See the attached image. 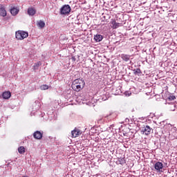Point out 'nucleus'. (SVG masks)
<instances>
[{
  "instance_id": "nucleus-20",
  "label": "nucleus",
  "mask_w": 177,
  "mask_h": 177,
  "mask_svg": "<svg viewBox=\"0 0 177 177\" xmlns=\"http://www.w3.org/2000/svg\"><path fill=\"white\" fill-rule=\"evenodd\" d=\"M40 89L41 91H46V89H49V86L46 85V84H43L40 86Z\"/></svg>"
},
{
  "instance_id": "nucleus-9",
  "label": "nucleus",
  "mask_w": 177,
  "mask_h": 177,
  "mask_svg": "<svg viewBox=\"0 0 177 177\" xmlns=\"http://www.w3.org/2000/svg\"><path fill=\"white\" fill-rule=\"evenodd\" d=\"M19 12H20V10L17 7H12L10 9V13L12 16H16L19 14Z\"/></svg>"
},
{
  "instance_id": "nucleus-25",
  "label": "nucleus",
  "mask_w": 177,
  "mask_h": 177,
  "mask_svg": "<svg viewBox=\"0 0 177 177\" xmlns=\"http://www.w3.org/2000/svg\"><path fill=\"white\" fill-rule=\"evenodd\" d=\"M113 127H114V124L111 125V126L108 128V131H111V129H113Z\"/></svg>"
},
{
  "instance_id": "nucleus-11",
  "label": "nucleus",
  "mask_w": 177,
  "mask_h": 177,
  "mask_svg": "<svg viewBox=\"0 0 177 177\" xmlns=\"http://www.w3.org/2000/svg\"><path fill=\"white\" fill-rule=\"evenodd\" d=\"M120 57L124 62H129V59H131V55L127 54H122Z\"/></svg>"
},
{
  "instance_id": "nucleus-18",
  "label": "nucleus",
  "mask_w": 177,
  "mask_h": 177,
  "mask_svg": "<svg viewBox=\"0 0 177 177\" xmlns=\"http://www.w3.org/2000/svg\"><path fill=\"white\" fill-rule=\"evenodd\" d=\"M18 151L20 154H24V153H26V149L24 147H19L18 148Z\"/></svg>"
},
{
  "instance_id": "nucleus-2",
  "label": "nucleus",
  "mask_w": 177,
  "mask_h": 177,
  "mask_svg": "<svg viewBox=\"0 0 177 177\" xmlns=\"http://www.w3.org/2000/svg\"><path fill=\"white\" fill-rule=\"evenodd\" d=\"M28 37V32H26L24 30H17L15 32V38L19 41H22Z\"/></svg>"
},
{
  "instance_id": "nucleus-15",
  "label": "nucleus",
  "mask_w": 177,
  "mask_h": 177,
  "mask_svg": "<svg viewBox=\"0 0 177 177\" xmlns=\"http://www.w3.org/2000/svg\"><path fill=\"white\" fill-rule=\"evenodd\" d=\"M0 16H2V17H5L6 16V10H5V7L0 8Z\"/></svg>"
},
{
  "instance_id": "nucleus-17",
  "label": "nucleus",
  "mask_w": 177,
  "mask_h": 177,
  "mask_svg": "<svg viewBox=\"0 0 177 177\" xmlns=\"http://www.w3.org/2000/svg\"><path fill=\"white\" fill-rule=\"evenodd\" d=\"M37 26L39 27V28H44L45 27V22L42 20H40L37 22Z\"/></svg>"
},
{
  "instance_id": "nucleus-26",
  "label": "nucleus",
  "mask_w": 177,
  "mask_h": 177,
  "mask_svg": "<svg viewBox=\"0 0 177 177\" xmlns=\"http://www.w3.org/2000/svg\"><path fill=\"white\" fill-rule=\"evenodd\" d=\"M71 60H72L73 62H75L77 59H76L75 57H71Z\"/></svg>"
},
{
  "instance_id": "nucleus-1",
  "label": "nucleus",
  "mask_w": 177,
  "mask_h": 177,
  "mask_svg": "<svg viewBox=\"0 0 177 177\" xmlns=\"http://www.w3.org/2000/svg\"><path fill=\"white\" fill-rule=\"evenodd\" d=\"M85 88V81L82 79H76L72 83V89L75 92H80Z\"/></svg>"
},
{
  "instance_id": "nucleus-19",
  "label": "nucleus",
  "mask_w": 177,
  "mask_h": 177,
  "mask_svg": "<svg viewBox=\"0 0 177 177\" xmlns=\"http://www.w3.org/2000/svg\"><path fill=\"white\" fill-rule=\"evenodd\" d=\"M118 162L121 165H124V164H125V158H118Z\"/></svg>"
},
{
  "instance_id": "nucleus-10",
  "label": "nucleus",
  "mask_w": 177,
  "mask_h": 177,
  "mask_svg": "<svg viewBox=\"0 0 177 177\" xmlns=\"http://www.w3.org/2000/svg\"><path fill=\"white\" fill-rule=\"evenodd\" d=\"M10 96H12V94L10 93V91H5L2 93V97L3 99H10Z\"/></svg>"
},
{
  "instance_id": "nucleus-27",
  "label": "nucleus",
  "mask_w": 177,
  "mask_h": 177,
  "mask_svg": "<svg viewBox=\"0 0 177 177\" xmlns=\"http://www.w3.org/2000/svg\"><path fill=\"white\" fill-rule=\"evenodd\" d=\"M126 122H129V118H126Z\"/></svg>"
},
{
  "instance_id": "nucleus-21",
  "label": "nucleus",
  "mask_w": 177,
  "mask_h": 177,
  "mask_svg": "<svg viewBox=\"0 0 177 177\" xmlns=\"http://www.w3.org/2000/svg\"><path fill=\"white\" fill-rule=\"evenodd\" d=\"M41 62H39L36 64H34L33 66V68H34V70H38V67H39V66H41Z\"/></svg>"
},
{
  "instance_id": "nucleus-14",
  "label": "nucleus",
  "mask_w": 177,
  "mask_h": 177,
  "mask_svg": "<svg viewBox=\"0 0 177 177\" xmlns=\"http://www.w3.org/2000/svg\"><path fill=\"white\" fill-rule=\"evenodd\" d=\"M94 39L96 42H100L103 40V35H96L94 36Z\"/></svg>"
},
{
  "instance_id": "nucleus-6",
  "label": "nucleus",
  "mask_w": 177,
  "mask_h": 177,
  "mask_svg": "<svg viewBox=\"0 0 177 177\" xmlns=\"http://www.w3.org/2000/svg\"><path fill=\"white\" fill-rule=\"evenodd\" d=\"M154 168L158 172H162L161 169L164 168V165L161 162H156L154 165Z\"/></svg>"
},
{
  "instance_id": "nucleus-24",
  "label": "nucleus",
  "mask_w": 177,
  "mask_h": 177,
  "mask_svg": "<svg viewBox=\"0 0 177 177\" xmlns=\"http://www.w3.org/2000/svg\"><path fill=\"white\" fill-rule=\"evenodd\" d=\"M124 95L125 96H129L130 95H131V91H125Z\"/></svg>"
},
{
  "instance_id": "nucleus-8",
  "label": "nucleus",
  "mask_w": 177,
  "mask_h": 177,
  "mask_svg": "<svg viewBox=\"0 0 177 177\" xmlns=\"http://www.w3.org/2000/svg\"><path fill=\"white\" fill-rule=\"evenodd\" d=\"M42 135L43 133H41V131H36L34 133H33V138H35V139H37V140H41L42 139Z\"/></svg>"
},
{
  "instance_id": "nucleus-12",
  "label": "nucleus",
  "mask_w": 177,
  "mask_h": 177,
  "mask_svg": "<svg viewBox=\"0 0 177 177\" xmlns=\"http://www.w3.org/2000/svg\"><path fill=\"white\" fill-rule=\"evenodd\" d=\"M72 138H77L80 136V130L75 129L73 131H71Z\"/></svg>"
},
{
  "instance_id": "nucleus-13",
  "label": "nucleus",
  "mask_w": 177,
  "mask_h": 177,
  "mask_svg": "<svg viewBox=\"0 0 177 177\" xmlns=\"http://www.w3.org/2000/svg\"><path fill=\"white\" fill-rule=\"evenodd\" d=\"M35 13H37V11L33 8H28V15H29V16H34Z\"/></svg>"
},
{
  "instance_id": "nucleus-16",
  "label": "nucleus",
  "mask_w": 177,
  "mask_h": 177,
  "mask_svg": "<svg viewBox=\"0 0 177 177\" xmlns=\"http://www.w3.org/2000/svg\"><path fill=\"white\" fill-rule=\"evenodd\" d=\"M35 106V109H33L32 111V113L31 114H34V113H35V111H37V110L39 109V105H37V104H39V103L38 102V101H36L35 103H34Z\"/></svg>"
},
{
  "instance_id": "nucleus-5",
  "label": "nucleus",
  "mask_w": 177,
  "mask_h": 177,
  "mask_svg": "<svg viewBox=\"0 0 177 177\" xmlns=\"http://www.w3.org/2000/svg\"><path fill=\"white\" fill-rule=\"evenodd\" d=\"M141 132L142 133V135H150L151 133V129L149 127V125H147L142 128Z\"/></svg>"
},
{
  "instance_id": "nucleus-7",
  "label": "nucleus",
  "mask_w": 177,
  "mask_h": 177,
  "mask_svg": "<svg viewBox=\"0 0 177 177\" xmlns=\"http://www.w3.org/2000/svg\"><path fill=\"white\" fill-rule=\"evenodd\" d=\"M111 27L113 29L118 28V27H122V23H118L115 21V20H112L111 22Z\"/></svg>"
},
{
  "instance_id": "nucleus-4",
  "label": "nucleus",
  "mask_w": 177,
  "mask_h": 177,
  "mask_svg": "<svg viewBox=\"0 0 177 177\" xmlns=\"http://www.w3.org/2000/svg\"><path fill=\"white\" fill-rule=\"evenodd\" d=\"M169 139L170 140H175V139H177V131L175 129H171L169 131Z\"/></svg>"
},
{
  "instance_id": "nucleus-23",
  "label": "nucleus",
  "mask_w": 177,
  "mask_h": 177,
  "mask_svg": "<svg viewBox=\"0 0 177 177\" xmlns=\"http://www.w3.org/2000/svg\"><path fill=\"white\" fill-rule=\"evenodd\" d=\"M175 99H176V97H175V95H170L169 97V100H175Z\"/></svg>"
},
{
  "instance_id": "nucleus-3",
  "label": "nucleus",
  "mask_w": 177,
  "mask_h": 177,
  "mask_svg": "<svg viewBox=\"0 0 177 177\" xmlns=\"http://www.w3.org/2000/svg\"><path fill=\"white\" fill-rule=\"evenodd\" d=\"M70 12H71V7L70 5H64L59 10V13L62 16H68Z\"/></svg>"
},
{
  "instance_id": "nucleus-22",
  "label": "nucleus",
  "mask_w": 177,
  "mask_h": 177,
  "mask_svg": "<svg viewBox=\"0 0 177 177\" xmlns=\"http://www.w3.org/2000/svg\"><path fill=\"white\" fill-rule=\"evenodd\" d=\"M135 75H137V74H142V71H140V68H136L133 70Z\"/></svg>"
}]
</instances>
